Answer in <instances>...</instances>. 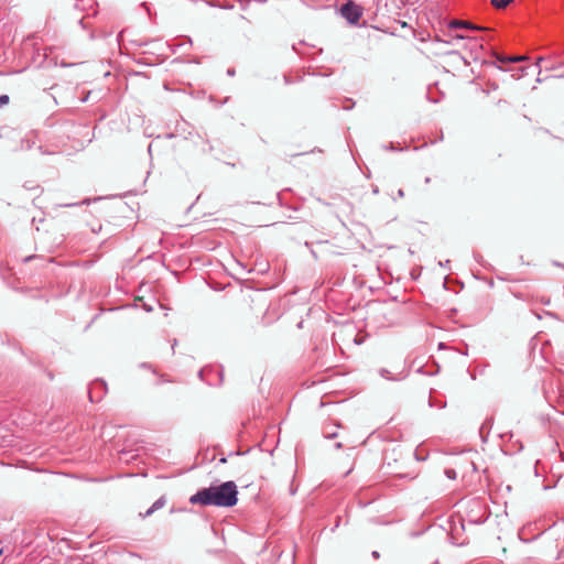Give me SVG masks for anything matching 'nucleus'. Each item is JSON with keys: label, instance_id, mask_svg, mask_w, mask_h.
I'll return each instance as SVG.
<instances>
[{"label": "nucleus", "instance_id": "1", "mask_svg": "<svg viewBox=\"0 0 564 564\" xmlns=\"http://www.w3.org/2000/svg\"><path fill=\"white\" fill-rule=\"evenodd\" d=\"M238 501V489L235 481L229 480L220 485H213L198 490L189 498L192 505L234 507Z\"/></svg>", "mask_w": 564, "mask_h": 564}, {"label": "nucleus", "instance_id": "2", "mask_svg": "<svg viewBox=\"0 0 564 564\" xmlns=\"http://www.w3.org/2000/svg\"><path fill=\"white\" fill-rule=\"evenodd\" d=\"M460 30L473 32H496V29L489 26L477 25L468 21L452 20L447 23V29L442 32H457Z\"/></svg>", "mask_w": 564, "mask_h": 564}, {"label": "nucleus", "instance_id": "3", "mask_svg": "<svg viewBox=\"0 0 564 564\" xmlns=\"http://www.w3.org/2000/svg\"><path fill=\"white\" fill-rule=\"evenodd\" d=\"M362 8L354 1H348L340 8L341 17L351 24H357L362 17Z\"/></svg>", "mask_w": 564, "mask_h": 564}, {"label": "nucleus", "instance_id": "4", "mask_svg": "<svg viewBox=\"0 0 564 564\" xmlns=\"http://www.w3.org/2000/svg\"><path fill=\"white\" fill-rule=\"evenodd\" d=\"M166 500L164 497L159 498L144 513H141V517L147 518L150 517L153 512L164 507Z\"/></svg>", "mask_w": 564, "mask_h": 564}, {"label": "nucleus", "instance_id": "5", "mask_svg": "<svg viewBox=\"0 0 564 564\" xmlns=\"http://www.w3.org/2000/svg\"><path fill=\"white\" fill-rule=\"evenodd\" d=\"M513 0H490L491 4L497 9H505Z\"/></svg>", "mask_w": 564, "mask_h": 564}, {"label": "nucleus", "instance_id": "6", "mask_svg": "<svg viewBox=\"0 0 564 564\" xmlns=\"http://www.w3.org/2000/svg\"><path fill=\"white\" fill-rule=\"evenodd\" d=\"M527 57L525 56H522V55H512V56H508L503 59H501L502 62H509V63H514V62H520V61H523Z\"/></svg>", "mask_w": 564, "mask_h": 564}, {"label": "nucleus", "instance_id": "7", "mask_svg": "<svg viewBox=\"0 0 564 564\" xmlns=\"http://www.w3.org/2000/svg\"><path fill=\"white\" fill-rule=\"evenodd\" d=\"M379 375L382 377V378H386L388 380H395V377H393L389 370L384 369V368H381L379 370Z\"/></svg>", "mask_w": 564, "mask_h": 564}, {"label": "nucleus", "instance_id": "8", "mask_svg": "<svg viewBox=\"0 0 564 564\" xmlns=\"http://www.w3.org/2000/svg\"><path fill=\"white\" fill-rule=\"evenodd\" d=\"M445 475H446V476H447V478H449V479H456V477H457L456 471H455L454 469H452V468H447V469H445Z\"/></svg>", "mask_w": 564, "mask_h": 564}, {"label": "nucleus", "instance_id": "9", "mask_svg": "<svg viewBox=\"0 0 564 564\" xmlns=\"http://www.w3.org/2000/svg\"><path fill=\"white\" fill-rule=\"evenodd\" d=\"M324 435L327 438H334V437L337 436V432L336 431H328L327 427H324Z\"/></svg>", "mask_w": 564, "mask_h": 564}, {"label": "nucleus", "instance_id": "10", "mask_svg": "<svg viewBox=\"0 0 564 564\" xmlns=\"http://www.w3.org/2000/svg\"><path fill=\"white\" fill-rule=\"evenodd\" d=\"M208 371L209 372H214V369H209ZM215 372L219 376V383H221L223 380H224V372H223V370L221 369H215Z\"/></svg>", "mask_w": 564, "mask_h": 564}, {"label": "nucleus", "instance_id": "11", "mask_svg": "<svg viewBox=\"0 0 564 564\" xmlns=\"http://www.w3.org/2000/svg\"><path fill=\"white\" fill-rule=\"evenodd\" d=\"M9 102V96L8 95H1L0 96V107L7 105Z\"/></svg>", "mask_w": 564, "mask_h": 564}, {"label": "nucleus", "instance_id": "12", "mask_svg": "<svg viewBox=\"0 0 564 564\" xmlns=\"http://www.w3.org/2000/svg\"><path fill=\"white\" fill-rule=\"evenodd\" d=\"M431 39L433 40V42H434L435 44H442V43H443V41H442V40H441V37H438V36L431 37ZM444 44H449V42H444Z\"/></svg>", "mask_w": 564, "mask_h": 564}, {"label": "nucleus", "instance_id": "13", "mask_svg": "<svg viewBox=\"0 0 564 564\" xmlns=\"http://www.w3.org/2000/svg\"><path fill=\"white\" fill-rule=\"evenodd\" d=\"M227 74H228L229 76H234V75H235V69H234V68H229V69L227 70Z\"/></svg>", "mask_w": 564, "mask_h": 564}, {"label": "nucleus", "instance_id": "14", "mask_svg": "<svg viewBox=\"0 0 564 564\" xmlns=\"http://www.w3.org/2000/svg\"><path fill=\"white\" fill-rule=\"evenodd\" d=\"M372 556H373L375 558H379L380 554H379V552H378V551H373V552H372Z\"/></svg>", "mask_w": 564, "mask_h": 564}, {"label": "nucleus", "instance_id": "15", "mask_svg": "<svg viewBox=\"0 0 564 564\" xmlns=\"http://www.w3.org/2000/svg\"><path fill=\"white\" fill-rule=\"evenodd\" d=\"M398 196H399V197H403V196H404V192H403V189H399V191H398Z\"/></svg>", "mask_w": 564, "mask_h": 564}, {"label": "nucleus", "instance_id": "16", "mask_svg": "<svg viewBox=\"0 0 564 564\" xmlns=\"http://www.w3.org/2000/svg\"><path fill=\"white\" fill-rule=\"evenodd\" d=\"M206 371H207L206 369H202V370L199 371V377H200V378H203V376L205 375V372H206Z\"/></svg>", "mask_w": 564, "mask_h": 564}, {"label": "nucleus", "instance_id": "17", "mask_svg": "<svg viewBox=\"0 0 564 564\" xmlns=\"http://www.w3.org/2000/svg\"><path fill=\"white\" fill-rule=\"evenodd\" d=\"M134 43H135L137 45H143V44H145V42H143V41H134Z\"/></svg>", "mask_w": 564, "mask_h": 564}, {"label": "nucleus", "instance_id": "18", "mask_svg": "<svg viewBox=\"0 0 564 564\" xmlns=\"http://www.w3.org/2000/svg\"><path fill=\"white\" fill-rule=\"evenodd\" d=\"M451 53H452L451 50H445V51L442 52V54H451Z\"/></svg>", "mask_w": 564, "mask_h": 564}, {"label": "nucleus", "instance_id": "19", "mask_svg": "<svg viewBox=\"0 0 564 564\" xmlns=\"http://www.w3.org/2000/svg\"><path fill=\"white\" fill-rule=\"evenodd\" d=\"M336 448H341V444H340V443H337V444H336Z\"/></svg>", "mask_w": 564, "mask_h": 564}, {"label": "nucleus", "instance_id": "20", "mask_svg": "<svg viewBox=\"0 0 564 564\" xmlns=\"http://www.w3.org/2000/svg\"><path fill=\"white\" fill-rule=\"evenodd\" d=\"M388 149H391V150H394L395 148L393 147V144L391 143L390 147Z\"/></svg>", "mask_w": 564, "mask_h": 564}, {"label": "nucleus", "instance_id": "21", "mask_svg": "<svg viewBox=\"0 0 564 564\" xmlns=\"http://www.w3.org/2000/svg\"><path fill=\"white\" fill-rule=\"evenodd\" d=\"M3 554V547L0 546V556Z\"/></svg>", "mask_w": 564, "mask_h": 564}, {"label": "nucleus", "instance_id": "22", "mask_svg": "<svg viewBox=\"0 0 564 564\" xmlns=\"http://www.w3.org/2000/svg\"><path fill=\"white\" fill-rule=\"evenodd\" d=\"M430 181H431V178H430V177H426V178H425V182H426V183H430Z\"/></svg>", "mask_w": 564, "mask_h": 564}]
</instances>
